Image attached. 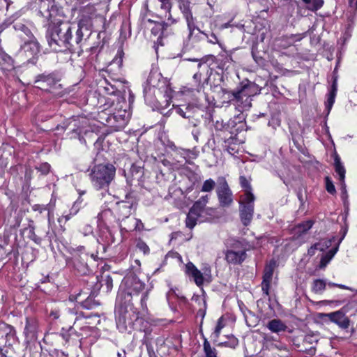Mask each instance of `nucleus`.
Wrapping results in <instances>:
<instances>
[{
  "label": "nucleus",
  "mask_w": 357,
  "mask_h": 357,
  "mask_svg": "<svg viewBox=\"0 0 357 357\" xmlns=\"http://www.w3.org/2000/svg\"><path fill=\"white\" fill-rule=\"evenodd\" d=\"M55 18L45 20L49 24L46 38L50 47L56 52H75L81 47L86 36L84 33V20L79 21L76 29L74 24Z\"/></svg>",
  "instance_id": "nucleus-1"
},
{
  "label": "nucleus",
  "mask_w": 357,
  "mask_h": 357,
  "mask_svg": "<svg viewBox=\"0 0 357 357\" xmlns=\"http://www.w3.org/2000/svg\"><path fill=\"white\" fill-rule=\"evenodd\" d=\"M147 84L144 89L145 101L161 112L169 107L173 94L169 81L161 73L154 71L150 73Z\"/></svg>",
  "instance_id": "nucleus-2"
},
{
  "label": "nucleus",
  "mask_w": 357,
  "mask_h": 357,
  "mask_svg": "<svg viewBox=\"0 0 357 357\" xmlns=\"http://www.w3.org/2000/svg\"><path fill=\"white\" fill-rule=\"evenodd\" d=\"M137 309L130 302H120L116 299L115 319L118 330L121 333H130L135 322L138 319Z\"/></svg>",
  "instance_id": "nucleus-3"
},
{
  "label": "nucleus",
  "mask_w": 357,
  "mask_h": 357,
  "mask_svg": "<svg viewBox=\"0 0 357 357\" xmlns=\"http://www.w3.org/2000/svg\"><path fill=\"white\" fill-rule=\"evenodd\" d=\"M115 175V167L110 163H106L94 165L91 169L89 176L92 186L96 190L107 191Z\"/></svg>",
  "instance_id": "nucleus-4"
},
{
  "label": "nucleus",
  "mask_w": 357,
  "mask_h": 357,
  "mask_svg": "<svg viewBox=\"0 0 357 357\" xmlns=\"http://www.w3.org/2000/svg\"><path fill=\"white\" fill-rule=\"evenodd\" d=\"M209 198L210 196L206 195L194 203L187 215L185 224L188 228L192 229L197 222H206L211 218L213 211L211 208L206 207Z\"/></svg>",
  "instance_id": "nucleus-5"
},
{
  "label": "nucleus",
  "mask_w": 357,
  "mask_h": 357,
  "mask_svg": "<svg viewBox=\"0 0 357 357\" xmlns=\"http://www.w3.org/2000/svg\"><path fill=\"white\" fill-rule=\"evenodd\" d=\"M146 289V284L136 275H130L125 278L120 285L117 301L132 303V296H137Z\"/></svg>",
  "instance_id": "nucleus-6"
},
{
  "label": "nucleus",
  "mask_w": 357,
  "mask_h": 357,
  "mask_svg": "<svg viewBox=\"0 0 357 357\" xmlns=\"http://www.w3.org/2000/svg\"><path fill=\"white\" fill-rule=\"evenodd\" d=\"M88 124V120L83 116H73L63 123L62 128L64 130H69L70 132V138H78L79 140L84 143L85 139L82 133L86 134L87 130L86 129Z\"/></svg>",
  "instance_id": "nucleus-7"
},
{
  "label": "nucleus",
  "mask_w": 357,
  "mask_h": 357,
  "mask_svg": "<svg viewBox=\"0 0 357 357\" xmlns=\"http://www.w3.org/2000/svg\"><path fill=\"white\" fill-rule=\"evenodd\" d=\"M246 248L240 241H236L225 252V259L229 264H240L246 258Z\"/></svg>",
  "instance_id": "nucleus-8"
},
{
  "label": "nucleus",
  "mask_w": 357,
  "mask_h": 357,
  "mask_svg": "<svg viewBox=\"0 0 357 357\" xmlns=\"http://www.w3.org/2000/svg\"><path fill=\"white\" fill-rule=\"evenodd\" d=\"M255 87V86L252 83L244 85L241 89L232 92L231 100L236 101L238 105L242 104L243 109H249L251 107L252 89Z\"/></svg>",
  "instance_id": "nucleus-9"
},
{
  "label": "nucleus",
  "mask_w": 357,
  "mask_h": 357,
  "mask_svg": "<svg viewBox=\"0 0 357 357\" xmlns=\"http://www.w3.org/2000/svg\"><path fill=\"white\" fill-rule=\"evenodd\" d=\"M216 193L221 206L228 207L232 204V192L230 190L225 178H218Z\"/></svg>",
  "instance_id": "nucleus-10"
},
{
  "label": "nucleus",
  "mask_w": 357,
  "mask_h": 357,
  "mask_svg": "<svg viewBox=\"0 0 357 357\" xmlns=\"http://www.w3.org/2000/svg\"><path fill=\"white\" fill-rule=\"evenodd\" d=\"M100 4H88L83 7L81 10V19L79 21L84 20L86 24L84 26V33L86 37H89L91 34L90 27L91 26V20L100 15L98 13L99 7Z\"/></svg>",
  "instance_id": "nucleus-11"
},
{
  "label": "nucleus",
  "mask_w": 357,
  "mask_h": 357,
  "mask_svg": "<svg viewBox=\"0 0 357 357\" xmlns=\"http://www.w3.org/2000/svg\"><path fill=\"white\" fill-rule=\"evenodd\" d=\"M255 197L248 195L247 198H242L240 202V217L245 226L250 224L254 214V202Z\"/></svg>",
  "instance_id": "nucleus-12"
},
{
  "label": "nucleus",
  "mask_w": 357,
  "mask_h": 357,
  "mask_svg": "<svg viewBox=\"0 0 357 357\" xmlns=\"http://www.w3.org/2000/svg\"><path fill=\"white\" fill-rule=\"evenodd\" d=\"M59 79L54 73L38 75L35 80L36 86L42 90L53 93V89L56 88Z\"/></svg>",
  "instance_id": "nucleus-13"
},
{
  "label": "nucleus",
  "mask_w": 357,
  "mask_h": 357,
  "mask_svg": "<svg viewBox=\"0 0 357 357\" xmlns=\"http://www.w3.org/2000/svg\"><path fill=\"white\" fill-rule=\"evenodd\" d=\"M128 120L129 113L123 109L109 116L107 119V123L114 131H118L125 128Z\"/></svg>",
  "instance_id": "nucleus-14"
},
{
  "label": "nucleus",
  "mask_w": 357,
  "mask_h": 357,
  "mask_svg": "<svg viewBox=\"0 0 357 357\" xmlns=\"http://www.w3.org/2000/svg\"><path fill=\"white\" fill-rule=\"evenodd\" d=\"M131 208L132 205H128L125 202H122L119 204V209L120 210H126V212L124 213L126 215V218L123 220V223L126 225L127 222H130L133 227H123V225H121V231H125L126 232L132 231V230H142L144 228V225L142 222V221L139 219L135 218H129V215L131 212Z\"/></svg>",
  "instance_id": "nucleus-15"
},
{
  "label": "nucleus",
  "mask_w": 357,
  "mask_h": 357,
  "mask_svg": "<svg viewBox=\"0 0 357 357\" xmlns=\"http://www.w3.org/2000/svg\"><path fill=\"white\" fill-rule=\"evenodd\" d=\"M39 332L40 329L38 321L33 317H27L24 331L26 339L29 341L36 340Z\"/></svg>",
  "instance_id": "nucleus-16"
},
{
  "label": "nucleus",
  "mask_w": 357,
  "mask_h": 357,
  "mask_svg": "<svg viewBox=\"0 0 357 357\" xmlns=\"http://www.w3.org/2000/svg\"><path fill=\"white\" fill-rule=\"evenodd\" d=\"M24 44L21 45L20 53L24 54L27 58L33 57L40 52L39 43L34 36L32 38H26L23 40Z\"/></svg>",
  "instance_id": "nucleus-17"
},
{
  "label": "nucleus",
  "mask_w": 357,
  "mask_h": 357,
  "mask_svg": "<svg viewBox=\"0 0 357 357\" xmlns=\"http://www.w3.org/2000/svg\"><path fill=\"white\" fill-rule=\"evenodd\" d=\"M275 267V261L271 260L269 264L266 266L264 271L263 280L261 286L263 293L266 296H268L269 294L270 284L272 282Z\"/></svg>",
  "instance_id": "nucleus-18"
},
{
  "label": "nucleus",
  "mask_w": 357,
  "mask_h": 357,
  "mask_svg": "<svg viewBox=\"0 0 357 357\" xmlns=\"http://www.w3.org/2000/svg\"><path fill=\"white\" fill-rule=\"evenodd\" d=\"M324 315L342 329H347L349 326L350 321L342 310L325 314Z\"/></svg>",
  "instance_id": "nucleus-19"
},
{
  "label": "nucleus",
  "mask_w": 357,
  "mask_h": 357,
  "mask_svg": "<svg viewBox=\"0 0 357 357\" xmlns=\"http://www.w3.org/2000/svg\"><path fill=\"white\" fill-rule=\"evenodd\" d=\"M216 62L219 68L227 70L233 62L231 52L222 50L217 56Z\"/></svg>",
  "instance_id": "nucleus-20"
},
{
  "label": "nucleus",
  "mask_w": 357,
  "mask_h": 357,
  "mask_svg": "<svg viewBox=\"0 0 357 357\" xmlns=\"http://www.w3.org/2000/svg\"><path fill=\"white\" fill-rule=\"evenodd\" d=\"M89 255L87 253L82 252L81 255L77 257L75 256L74 266L77 271L82 275H86L89 273V269L87 265V259Z\"/></svg>",
  "instance_id": "nucleus-21"
},
{
  "label": "nucleus",
  "mask_w": 357,
  "mask_h": 357,
  "mask_svg": "<svg viewBox=\"0 0 357 357\" xmlns=\"http://www.w3.org/2000/svg\"><path fill=\"white\" fill-rule=\"evenodd\" d=\"M88 293L80 292L77 295L76 301L79 303L81 305L87 310H92L99 305V303L95 300L94 297L91 295L88 296L86 298L83 295H87Z\"/></svg>",
  "instance_id": "nucleus-22"
},
{
  "label": "nucleus",
  "mask_w": 357,
  "mask_h": 357,
  "mask_svg": "<svg viewBox=\"0 0 357 357\" xmlns=\"http://www.w3.org/2000/svg\"><path fill=\"white\" fill-rule=\"evenodd\" d=\"M185 273L193 278L194 281L197 286L200 287L203 284V273H202L192 262H188L185 265Z\"/></svg>",
  "instance_id": "nucleus-23"
},
{
  "label": "nucleus",
  "mask_w": 357,
  "mask_h": 357,
  "mask_svg": "<svg viewBox=\"0 0 357 357\" xmlns=\"http://www.w3.org/2000/svg\"><path fill=\"white\" fill-rule=\"evenodd\" d=\"M168 28V24L164 22H157L155 24L154 26L151 29V33L155 36L159 34L156 43L163 45L162 38L167 35Z\"/></svg>",
  "instance_id": "nucleus-24"
},
{
  "label": "nucleus",
  "mask_w": 357,
  "mask_h": 357,
  "mask_svg": "<svg viewBox=\"0 0 357 357\" xmlns=\"http://www.w3.org/2000/svg\"><path fill=\"white\" fill-rule=\"evenodd\" d=\"M266 327L272 333L277 334L284 332L287 328V325L280 319H274L269 321Z\"/></svg>",
  "instance_id": "nucleus-25"
},
{
  "label": "nucleus",
  "mask_w": 357,
  "mask_h": 357,
  "mask_svg": "<svg viewBox=\"0 0 357 357\" xmlns=\"http://www.w3.org/2000/svg\"><path fill=\"white\" fill-rule=\"evenodd\" d=\"M337 90V79H335L331 85V89L328 94L327 100L325 102L326 109L327 111V115L329 114V113L332 109V107L335 102Z\"/></svg>",
  "instance_id": "nucleus-26"
},
{
  "label": "nucleus",
  "mask_w": 357,
  "mask_h": 357,
  "mask_svg": "<svg viewBox=\"0 0 357 357\" xmlns=\"http://www.w3.org/2000/svg\"><path fill=\"white\" fill-rule=\"evenodd\" d=\"M13 28L17 32V36L21 38L22 40H26V38H32L33 37L31 30L22 23H15L13 25Z\"/></svg>",
  "instance_id": "nucleus-27"
},
{
  "label": "nucleus",
  "mask_w": 357,
  "mask_h": 357,
  "mask_svg": "<svg viewBox=\"0 0 357 357\" xmlns=\"http://www.w3.org/2000/svg\"><path fill=\"white\" fill-rule=\"evenodd\" d=\"M188 40L191 41L192 43H197L202 40L204 37L208 38L207 34L202 31L197 26H195L193 29H188Z\"/></svg>",
  "instance_id": "nucleus-28"
},
{
  "label": "nucleus",
  "mask_w": 357,
  "mask_h": 357,
  "mask_svg": "<svg viewBox=\"0 0 357 357\" xmlns=\"http://www.w3.org/2000/svg\"><path fill=\"white\" fill-rule=\"evenodd\" d=\"M334 167L335 172L339 176L340 181H344L346 170L341 162L340 156L336 153L334 154Z\"/></svg>",
  "instance_id": "nucleus-29"
},
{
  "label": "nucleus",
  "mask_w": 357,
  "mask_h": 357,
  "mask_svg": "<svg viewBox=\"0 0 357 357\" xmlns=\"http://www.w3.org/2000/svg\"><path fill=\"white\" fill-rule=\"evenodd\" d=\"M314 222L312 220H307L305 222H303L297 226H296L294 229V234L298 235V236L305 234L307 232L308 230H310Z\"/></svg>",
  "instance_id": "nucleus-30"
},
{
  "label": "nucleus",
  "mask_w": 357,
  "mask_h": 357,
  "mask_svg": "<svg viewBox=\"0 0 357 357\" xmlns=\"http://www.w3.org/2000/svg\"><path fill=\"white\" fill-rule=\"evenodd\" d=\"M340 242L337 243L335 248L327 252L321 259L320 266L325 267L327 264L333 259L339 248Z\"/></svg>",
  "instance_id": "nucleus-31"
},
{
  "label": "nucleus",
  "mask_w": 357,
  "mask_h": 357,
  "mask_svg": "<svg viewBox=\"0 0 357 357\" xmlns=\"http://www.w3.org/2000/svg\"><path fill=\"white\" fill-rule=\"evenodd\" d=\"M239 181L241 187L244 189L245 191L243 198H247L248 195L255 197L252 193V187L250 181L245 176H241L239 178Z\"/></svg>",
  "instance_id": "nucleus-32"
},
{
  "label": "nucleus",
  "mask_w": 357,
  "mask_h": 357,
  "mask_svg": "<svg viewBox=\"0 0 357 357\" xmlns=\"http://www.w3.org/2000/svg\"><path fill=\"white\" fill-rule=\"evenodd\" d=\"M326 280L321 279H317L313 281L312 289L316 294H321L326 289Z\"/></svg>",
  "instance_id": "nucleus-33"
},
{
  "label": "nucleus",
  "mask_w": 357,
  "mask_h": 357,
  "mask_svg": "<svg viewBox=\"0 0 357 357\" xmlns=\"http://www.w3.org/2000/svg\"><path fill=\"white\" fill-rule=\"evenodd\" d=\"M307 4V7L312 11H316L321 8L324 4V0H302Z\"/></svg>",
  "instance_id": "nucleus-34"
},
{
  "label": "nucleus",
  "mask_w": 357,
  "mask_h": 357,
  "mask_svg": "<svg viewBox=\"0 0 357 357\" xmlns=\"http://www.w3.org/2000/svg\"><path fill=\"white\" fill-rule=\"evenodd\" d=\"M203 347L206 357H217L216 349L211 347L206 338H204Z\"/></svg>",
  "instance_id": "nucleus-35"
},
{
  "label": "nucleus",
  "mask_w": 357,
  "mask_h": 357,
  "mask_svg": "<svg viewBox=\"0 0 357 357\" xmlns=\"http://www.w3.org/2000/svg\"><path fill=\"white\" fill-rule=\"evenodd\" d=\"M33 221H31V224L29 225V238L33 241V242H35L36 244L38 245H40L42 242V238L39 237L38 236H37L35 233V227L33 224Z\"/></svg>",
  "instance_id": "nucleus-36"
},
{
  "label": "nucleus",
  "mask_w": 357,
  "mask_h": 357,
  "mask_svg": "<svg viewBox=\"0 0 357 357\" xmlns=\"http://www.w3.org/2000/svg\"><path fill=\"white\" fill-rule=\"evenodd\" d=\"M215 187V182L212 178L206 179L201 188V191L204 192H211Z\"/></svg>",
  "instance_id": "nucleus-37"
},
{
  "label": "nucleus",
  "mask_w": 357,
  "mask_h": 357,
  "mask_svg": "<svg viewBox=\"0 0 357 357\" xmlns=\"http://www.w3.org/2000/svg\"><path fill=\"white\" fill-rule=\"evenodd\" d=\"M176 153L177 155L180 156L185 160L186 162L190 163L189 160H190L191 157V151L189 149H177L176 150Z\"/></svg>",
  "instance_id": "nucleus-38"
},
{
  "label": "nucleus",
  "mask_w": 357,
  "mask_h": 357,
  "mask_svg": "<svg viewBox=\"0 0 357 357\" xmlns=\"http://www.w3.org/2000/svg\"><path fill=\"white\" fill-rule=\"evenodd\" d=\"M335 238L331 239H322L319 241L318 243H316L317 245H320L318 247V250L319 251H325L326 249L329 248L331 246L332 241H334Z\"/></svg>",
  "instance_id": "nucleus-39"
},
{
  "label": "nucleus",
  "mask_w": 357,
  "mask_h": 357,
  "mask_svg": "<svg viewBox=\"0 0 357 357\" xmlns=\"http://www.w3.org/2000/svg\"><path fill=\"white\" fill-rule=\"evenodd\" d=\"M238 344V340L234 335L229 337V340L219 344V346H225L235 349Z\"/></svg>",
  "instance_id": "nucleus-40"
},
{
  "label": "nucleus",
  "mask_w": 357,
  "mask_h": 357,
  "mask_svg": "<svg viewBox=\"0 0 357 357\" xmlns=\"http://www.w3.org/2000/svg\"><path fill=\"white\" fill-rule=\"evenodd\" d=\"M225 319L223 318V317H220L218 320L217 325L213 332V335L215 338H218L219 337L221 330L225 327Z\"/></svg>",
  "instance_id": "nucleus-41"
},
{
  "label": "nucleus",
  "mask_w": 357,
  "mask_h": 357,
  "mask_svg": "<svg viewBox=\"0 0 357 357\" xmlns=\"http://www.w3.org/2000/svg\"><path fill=\"white\" fill-rule=\"evenodd\" d=\"M136 247L139 251L142 252L144 255H149L150 253L149 247L141 239L137 240Z\"/></svg>",
  "instance_id": "nucleus-42"
},
{
  "label": "nucleus",
  "mask_w": 357,
  "mask_h": 357,
  "mask_svg": "<svg viewBox=\"0 0 357 357\" xmlns=\"http://www.w3.org/2000/svg\"><path fill=\"white\" fill-rule=\"evenodd\" d=\"M32 209L34 211L39 212L40 213H42L43 211H48V219L50 220V211L49 204H46V205H44V204H34L32 206Z\"/></svg>",
  "instance_id": "nucleus-43"
},
{
  "label": "nucleus",
  "mask_w": 357,
  "mask_h": 357,
  "mask_svg": "<svg viewBox=\"0 0 357 357\" xmlns=\"http://www.w3.org/2000/svg\"><path fill=\"white\" fill-rule=\"evenodd\" d=\"M325 181H326V190L328 191V192H329L330 194H332V195L335 194L336 192V190H335V185H334L333 182L331 180V178L328 176H326L325 178Z\"/></svg>",
  "instance_id": "nucleus-44"
},
{
  "label": "nucleus",
  "mask_w": 357,
  "mask_h": 357,
  "mask_svg": "<svg viewBox=\"0 0 357 357\" xmlns=\"http://www.w3.org/2000/svg\"><path fill=\"white\" fill-rule=\"evenodd\" d=\"M192 301L197 303L199 307L206 306V301L204 295H194L192 298Z\"/></svg>",
  "instance_id": "nucleus-45"
},
{
  "label": "nucleus",
  "mask_w": 357,
  "mask_h": 357,
  "mask_svg": "<svg viewBox=\"0 0 357 357\" xmlns=\"http://www.w3.org/2000/svg\"><path fill=\"white\" fill-rule=\"evenodd\" d=\"M180 10L183 15L191 13L190 3L188 1L181 2L180 3Z\"/></svg>",
  "instance_id": "nucleus-46"
},
{
  "label": "nucleus",
  "mask_w": 357,
  "mask_h": 357,
  "mask_svg": "<svg viewBox=\"0 0 357 357\" xmlns=\"http://www.w3.org/2000/svg\"><path fill=\"white\" fill-rule=\"evenodd\" d=\"M183 17L186 21L188 29L192 28L193 29V27L196 26L195 20V18L193 17L192 13L183 15Z\"/></svg>",
  "instance_id": "nucleus-47"
},
{
  "label": "nucleus",
  "mask_w": 357,
  "mask_h": 357,
  "mask_svg": "<svg viewBox=\"0 0 357 357\" xmlns=\"http://www.w3.org/2000/svg\"><path fill=\"white\" fill-rule=\"evenodd\" d=\"M102 286H105L107 291H111L113 287V280L112 277L109 275L106 276L104 280V284H102Z\"/></svg>",
  "instance_id": "nucleus-48"
},
{
  "label": "nucleus",
  "mask_w": 357,
  "mask_h": 357,
  "mask_svg": "<svg viewBox=\"0 0 357 357\" xmlns=\"http://www.w3.org/2000/svg\"><path fill=\"white\" fill-rule=\"evenodd\" d=\"M149 289H146L143 294H142V298H141V306L142 307V309L144 310H147V305H146V301L148 300V298H149Z\"/></svg>",
  "instance_id": "nucleus-49"
},
{
  "label": "nucleus",
  "mask_w": 357,
  "mask_h": 357,
  "mask_svg": "<svg viewBox=\"0 0 357 357\" xmlns=\"http://www.w3.org/2000/svg\"><path fill=\"white\" fill-rule=\"evenodd\" d=\"M340 185H341V188H340V190H341V198L344 201V203L345 204L346 202H347V199L348 198V195H347V190H346V184H345L344 181H340Z\"/></svg>",
  "instance_id": "nucleus-50"
},
{
  "label": "nucleus",
  "mask_w": 357,
  "mask_h": 357,
  "mask_svg": "<svg viewBox=\"0 0 357 357\" xmlns=\"http://www.w3.org/2000/svg\"><path fill=\"white\" fill-rule=\"evenodd\" d=\"M83 206L81 204H79V202H77L76 201L74 202L73 206L70 209L69 212L73 215V216L75 215L80 208Z\"/></svg>",
  "instance_id": "nucleus-51"
},
{
  "label": "nucleus",
  "mask_w": 357,
  "mask_h": 357,
  "mask_svg": "<svg viewBox=\"0 0 357 357\" xmlns=\"http://www.w3.org/2000/svg\"><path fill=\"white\" fill-rule=\"evenodd\" d=\"M83 206L81 204H79V202H77L76 201L74 202L73 206L70 209L69 212L73 215V216L75 215L80 208Z\"/></svg>",
  "instance_id": "nucleus-52"
},
{
  "label": "nucleus",
  "mask_w": 357,
  "mask_h": 357,
  "mask_svg": "<svg viewBox=\"0 0 357 357\" xmlns=\"http://www.w3.org/2000/svg\"><path fill=\"white\" fill-rule=\"evenodd\" d=\"M83 206L81 204H79V202H77L76 201L74 202L73 206L70 209L69 212L73 215V216L75 215L80 208Z\"/></svg>",
  "instance_id": "nucleus-53"
},
{
  "label": "nucleus",
  "mask_w": 357,
  "mask_h": 357,
  "mask_svg": "<svg viewBox=\"0 0 357 357\" xmlns=\"http://www.w3.org/2000/svg\"><path fill=\"white\" fill-rule=\"evenodd\" d=\"M83 206L81 204H79V202H77L76 201L74 202L73 206L70 209L69 212L73 215V216L75 215L80 208Z\"/></svg>",
  "instance_id": "nucleus-54"
},
{
  "label": "nucleus",
  "mask_w": 357,
  "mask_h": 357,
  "mask_svg": "<svg viewBox=\"0 0 357 357\" xmlns=\"http://www.w3.org/2000/svg\"><path fill=\"white\" fill-rule=\"evenodd\" d=\"M83 206L81 204H79V202H77L76 201L74 202L73 206L70 209L69 212L73 215V216L75 215L80 208Z\"/></svg>",
  "instance_id": "nucleus-55"
},
{
  "label": "nucleus",
  "mask_w": 357,
  "mask_h": 357,
  "mask_svg": "<svg viewBox=\"0 0 357 357\" xmlns=\"http://www.w3.org/2000/svg\"><path fill=\"white\" fill-rule=\"evenodd\" d=\"M83 206L81 204H79V202H77L76 201L74 202L73 206L70 209L69 212L73 215V216L75 215L80 208Z\"/></svg>",
  "instance_id": "nucleus-56"
},
{
  "label": "nucleus",
  "mask_w": 357,
  "mask_h": 357,
  "mask_svg": "<svg viewBox=\"0 0 357 357\" xmlns=\"http://www.w3.org/2000/svg\"><path fill=\"white\" fill-rule=\"evenodd\" d=\"M80 231L84 235L88 236L89 234H91L93 233V229L92 227L88 224L84 225L82 229H80Z\"/></svg>",
  "instance_id": "nucleus-57"
},
{
  "label": "nucleus",
  "mask_w": 357,
  "mask_h": 357,
  "mask_svg": "<svg viewBox=\"0 0 357 357\" xmlns=\"http://www.w3.org/2000/svg\"><path fill=\"white\" fill-rule=\"evenodd\" d=\"M194 139L197 142L199 140V136L201 133L199 128L196 124L193 125V129L191 131Z\"/></svg>",
  "instance_id": "nucleus-58"
},
{
  "label": "nucleus",
  "mask_w": 357,
  "mask_h": 357,
  "mask_svg": "<svg viewBox=\"0 0 357 357\" xmlns=\"http://www.w3.org/2000/svg\"><path fill=\"white\" fill-rule=\"evenodd\" d=\"M161 3V8L169 11L172 8L170 0H158Z\"/></svg>",
  "instance_id": "nucleus-59"
},
{
  "label": "nucleus",
  "mask_w": 357,
  "mask_h": 357,
  "mask_svg": "<svg viewBox=\"0 0 357 357\" xmlns=\"http://www.w3.org/2000/svg\"><path fill=\"white\" fill-rule=\"evenodd\" d=\"M38 169L43 174H47L50 172V165L48 163L45 162V163L41 164Z\"/></svg>",
  "instance_id": "nucleus-60"
},
{
  "label": "nucleus",
  "mask_w": 357,
  "mask_h": 357,
  "mask_svg": "<svg viewBox=\"0 0 357 357\" xmlns=\"http://www.w3.org/2000/svg\"><path fill=\"white\" fill-rule=\"evenodd\" d=\"M227 126L223 122L222 120H217L214 123V127L217 130H222L226 128Z\"/></svg>",
  "instance_id": "nucleus-61"
},
{
  "label": "nucleus",
  "mask_w": 357,
  "mask_h": 357,
  "mask_svg": "<svg viewBox=\"0 0 357 357\" xmlns=\"http://www.w3.org/2000/svg\"><path fill=\"white\" fill-rule=\"evenodd\" d=\"M73 215L69 212L68 214H63L62 216L59 218L58 222L61 224L63 222H66L68 221Z\"/></svg>",
  "instance_id": "nucleus-62"
},
{
  "label": "nucleus",
  "mask_w": 357,
  "mask_h": 357,
  "mask_svg": "<svg viewBox=\"0 0 357 357\" xmlns=\"http://www.w3.org/2000/svg\"><path fill=\"white\" fill-rule=\"evenodd\" d=\"M201 77H202V74L199 73H196L194 75H193V79L194 80L198 83V86H197V91H199L201 89H202V86H200V82H201Z\"/></svg>",
  "instance_id": "nucleus-63"
},
{
  "label": "nucleus",
  "mask_w": 357,
  "mask_h": 357,
  "mask_svg": "<svg viewBox=\"0 0 357 357\" xmlns=\"http://www.w3.org/2000/svg\"><path fill=\"white\" fill-rule=\"evenodd\" d=\"M319 245H317L316 243L312 245L307 250L308 255L313 256L315 254L316 251L318 250V247Z\"/></svg>",
  "instance_id": "nucleus-64"
}]
</instances>
